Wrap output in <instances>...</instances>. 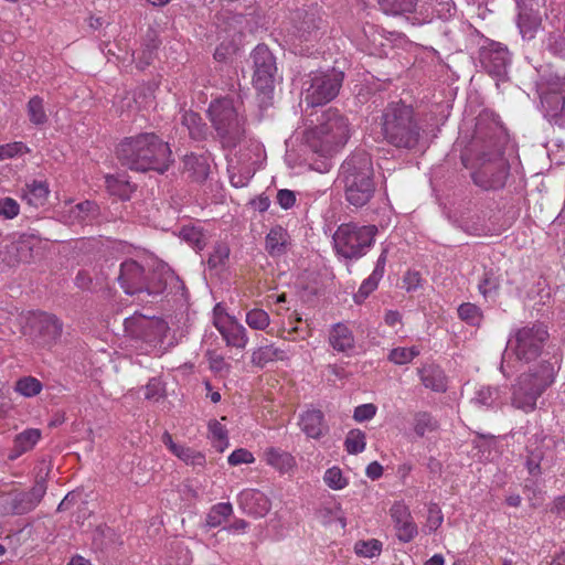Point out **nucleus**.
<instances>
[{"mask_svg": "<svg viewBox=\"0 0 565 565\" xmlns=\"http://www.w3.org/2000/svg\"><path fill=\"white\" fill-rule=\"evenodd\" d=\"M305 113L311 126L306 131L305 140L312 152L329 158L347 143L350 138V122L338 108H318Z\"/></svg>", "mask_w": 565, "mask_h": 565, "instance_id": "f257e3e1", "label": "nucleus"}, {"mask_svg": "<svg viewBox=\"0 0 565 565\" xmlns=\"http://www.w3.org/2000/svg\"><path fill=\"white\" fill-rule=\"evenodd\" d=\"M171 150L154 132H141L124 138L116 147V157L121 166L138 172L163 173L172 162Z\"/></svg>", "mask_w": 565, "mask_h": 565, "instance_id": "f03ea898", "label": "nucleus"}, {"mask_svg": "<svg viewBox=\"0 0 565 565\" xmlns=\"http://www.w3.org/2000/svg\"><path fill=\"white\" fill-rule=\"evenodd\" d=\"M338 180L350 205H366L373 199L377 186L371 156L364 150L351 153L342 162Z\"/></svg>", "mask_w": 565, "mask_h": 565, "instance_id": "7ed1b4c3", "label": "nucleus"}, {"mask_svg": "<svg viewBox=\"0 0 565 565\" xmlns=\"http://www.w3.org/2000/svg\"><path fill=\"white\" fill-rule=\"evenodd\" d=\"M423 127L412 105L391 102L382 111L383 140L396 149L414 150L422 138Z\"/></svg>", "mask_w": 565, "mask_h": 565, "instance_id": "20e7f679", "label": "nucleus"}, {"mask_svg": "<svg viewBox=\"0 0 565 565\" xmlns=\"http://www.w3.org/2000/svg\"><path fill=\"white\" fill-rule=\"evenodd\" d=\"M239 97L223 96L212 100L207 108L209 119L216 139L224 149H235L248 137L247 118Z\"/></svg>", "mask_w": 565, "mask_h": 565, "instance_id": "39448f33", "label": "nucleus"}, {"mask_svg": "<svg viewBox=\"0 0 565 565\" xmlns=\"http://www.w3.org/2000/svg\"><path fill=\"white\" fill-rule=\"evenodd\" d=\"M494 134L486 120L480 117L471 143L472 159L461 157L462 164L471 170L473 183L484 191L494 184Z\"/></svg>", "mask_w": 565, "mask_h": 565, "instance_id": "423d86ee", "label": "nucleus"}, {"mask_svg": "<svg viewBox=\"0 0 565 565\" xmlns=\"http://www.w3.org/2000/svg\"><path fill=\"white\" fill-rule=\"evenodd\" d=\"M555 371L550 362H542L520 374L512 387V405L525 413L536 408L537 399L554 383Z\"/></svg>", "mask_w": 565, "mask_h": 565, "instance_id": "0eeeda50", "label": "nucleus"}, {"mask_svg": "<svg viewBox=\"0 0 565 565\" xmlns=\"http://www.w3.org/2000/svg\"><path fill=\"white\" fill-rule=\"evenodd\" d=\"M379 230L375 225L341 224L333 234L338 255L347 259H359L373 245Z\"/></svg>", "mask_w": 565, "mask_h": 565, "instance_id": "6e6552de", "label": "nucleus"}, {"mask_svg": "<svg viewBox=\"0 0 565 565\" xmlns=\"http://www.w3.org/2000/svg\"><path fill=\"white\" fill-rule=\"evenodd\" d=\"M344 73L331 68L326 72L319 71L311 73L305 85L309 84L303 90L301 105L305 104V111L322 108L326 104L334 99L342 86Z\"/></svg>", "mask_w": 565, "mask_h": 565, "instance_id": "1a4fd4ad", "label": "nucleus"}, {"mask_svg": "<svg viewBox=\"0 0 565 565\" xmlns=\"http://www.w3.org/2000/svg\"><path fill=\"white\" fill-rule=\"evenodd\" d=\"M548 337L547 327L542 322H534L520 328L508 345L519 360L530 362L541 354Z\"/></svg>", "mask_w": 565, "mask_h": 565, "instance_id": "9d476101", "label": "nucleus"}, {"mask_svg": "<svg viewBox=\"0 0 565 565\" xmlns=\"http://www.w3.org/2000/svg\"><path fill=\"white\" fill-rule=\"evenodd\" d=\"M125 332L132 339L140 340L149 345L163 343L168 331V322L162 318L134 315L124 321Z\"/></svg>", "mask_w": 565, "mask_h": 565, "instance_id": "9b49d317", "label": "nucleus"}, {"mask_svg": "<svg viewBox=\"0 0 565 565\" xmlns=\"http://www.w3.org/2000/svg\"><path fill=\"white\" fill-rule=\"evenodd\" d=\"M250 57L254 68V87L264 95L270 94L274 90L277 75L276 57L265 44H258L253 50Z\"/></svg>", "mask_w": 565, "mask_h": 565, "instance_id": "f8f14e48", "label": "nucleus"}, {"mask_svg": "<svg viewBox=\"0 0 565 565\" xmlns=\"http://www.w3.org/2000/svg\"><path fill=\"white\" fill-rule=\"evenodd\" d=\"M146 279L145 268L134 259L121 263L117 280L126 295L136 297L140 301Z\"/></svg>", "mask_w": 565, "mask_h": 565, "instance_id": "ddd939ff", "label": "nucleus"}, {"mask_svg": "<svg viewBox=\"0 0 565 565\" xmlns=\"http://www.w3.org/2000/svg\"><path fill=\"white\" fill-rule=\"evenodd\" d=\"M173 279H177L174 273L166 265H160L149 270L146 273L140 301L151 302L166 291L169 281Z\"/></svg>", "mask_w": 565, "mask_h": 565, "instance_id": "4468645a", "label": "nucleus"}, {"mask_svg": "<svg viewBox=\"0 0 565 565\" xmlns=\"http://www.w3.org/2000/svg\"><path fill=\"white\" fill-rule=\"evenodd\" d=\"M540 4L535 0L519 1L518 26L524 39H532L541 25Z\"/></svg>", "mask_w": 565, "mask_h": 565, "instance_id": "2eb2a0df", "label": "nucleus"}, {"mask_svg": "<svg viewBox=\"0 0 565 565\" xmlns=\"http://www.w3.org/2000/svg\"><path fill=\"white\" fill-rule=\"evenodd\" d=\"M326 29V21L319 14V11L311 9L298 14V21L296 23V30L298 36L302 41H315L317 40Z\"/></svg>", "mask_w": 565, "mask_h": 565, "instance_id": "dca6fc26", "label": "nucleus"}, {"mask_svg": "<svg viewBox=\"0 0 565 565\" xmlns=\"http://www.w3.org/2000/svg\"><path fill=\"white\" fill-rule=\"evenodd\" d=\"M391 516L395 523L397 539L404 543L412 541L417 534V525L413 522L408 508L395 502L391 508Z\"/></svg>", "mask_w": 565, "mask_h": 565, "instance_id": "f3484780", "label": "nucleus"}, {"mask_svg": "<svg viewBox=\"0 0 565 565\" xmlns=\"http://www.w3.org/2000/svg\"><path fill=\"white\" fill-rule=\"evenodd\" d=\"M299 425L308 437L315 439L321 438L329 430L324 415L320 409L305 412L300 416Z\"/></svg>", "mask_w": 565, "mask_h": 565, "instance_id": "a211bd4d", "label": "nucleus"}, {"mask_svg": "<svg viewBox=\"0 0 565 565\" xmlns=\"http://www.w3.org/2000/svg\"><path fill=\"white\" fill-rule=\"evenodd\" d=\"M183 174L192 182H204L210 173L209 157L191 153L183 159Z\"/></svg>", "mask_w": 565, "mask_h": 565, "instance_id": "6ab92c4d", "label": "nucleus"}, {"mask_svg": "<svg viewBox=\"0 0 565 565\" xmlns=\"http://www.w3.org/2000/svg\"><path fill=\"white\" fill-rule=\"evenodd\" d=\"M62 322L53 315L41 313L34 323L38 335L45 344L55 342L62 334Z\"/></svg>", "mask_w": 565, "mask_h": 565, "instance_id": "aec40b11", "label": "nucleus"}, {"mask_svg": "<svg viewBox=\"0 0 565 565\" xmlns=\"http://www.w3.org/2000/svg\"><path fill=\"white\" fill-rule=\"evenodd\" d=\"M290 237L281 225H276L270 228L266 236L265 249L271 257H277L286 254L287 247L290 244Z\"/></svg>", "mask_w": 565, "mask_h": 565, "instance_id": "412c9836", "label": "nucleus"}, {"mask_svg": "<svg viewBox=\"0 0 565 565\" xmlns=\"http://www.w3.org/2000/svg\"><path fill=\"white\" fill-rule=\"evenodd\" d=\"M41 438V430L35 428L26 429L14 437L13 447L10 450L9 459L14 460L22 454L30 451Z\"/></svg>", "mask_w": 565, "mask_h": 565, "instance_id": "4be33fe9", "label": "nucleus"}, {"mask_svg": "<svg viewBox=\"0 0 565 565\" xmlns=\"http://www.w3.org/2000/svg\"><path fill=\"white\" fill-rule=\"evenodd\" d=\"M182 125L189 130L193 140H204L209 135V126L199 113L188 110L182 115Z\"/></svg>", "mask_w": 565, "mask_h": 565, "instance_id": "5701e85b", "label": "nucleus"}, {"mask_svg": "<svg viewBox=\"0 0 565 565\" xmlns=\"http://www.w3.org/2000/svg\"><path fill=\"white\" fill-rule=\"evenodd\" d=\"M47 195V183L44 181L33 180L32 183L25 184V189H23L22 199L25 200L28 204L34 207H39L45 204Z\"/></svg>", "mask_w": 565, "mask_h": 565, "instance_id": "b1692460", "label": "nucleus"}, {"mask_svg": "<svg viewBox=\"0 0 565 565\" xmlns=\"http://www.w3.org/2000/svg\"><path fill=\"white\" fill-rule=\"evenodd\" d=\"M330 343L333 349L344 352L348 349L353 348L354 338L349 328L342 323H337L333 326L330 337Z\"/></svg>", "mask_w": 565, "mask_h": 565, "instance_id": "393cba45", "label": "nucleus"}, {"mask_svg": "<svg viewBox=\"0 0 565 565\" xmlns=\"http://www.w3.org/2000/svg\"><path fill=\"white\" fill-rule=\"evenodd\" d=\"M266 461L268 465L278 469L280 472H288L295 465V458L287 451L276 448H269L265 452Z\"/></svg>", "mask_w": 565, "mask_h": 565, "instance_id": "a878e982", "label": "nucleus"}, {"mask_svg": "<svg viewBox=\"0 0 565 565\" xmlns=\"http://www.w3.org/2000/svg\"><path fill=\"white\" fill-rule=\"evenodd\" d=\"M218 330L227 345L241 349L245 348L247 343V335L246 329L242 324L233 321L227 327L218 328Z\"/></svg>", "mask_w": 565, "mask_h": 565, "instance_id": "bb28decb", "label": "nucleus"}, {"mask_svg": "<svg viewBox=\"0 0 565 565\" xmlns=\"http://www.w3.org/2000/svg\"><path fill=\"white\" fill-rule=\"evenodd\" d=\"M284 351L273 345L260 347L252 354V363L258 367H264L268 362L276 359H284Z\"/></svg>", "mask_w": 565, "mask_h": 565, "instance_id": "cd10ccee", "label": "nucleus"}, {"mask_svg": "<svg viewBox=\"0 0 565 565\" xmlns=\"http://www.w3.org/2000/svg\"><path fill=\"white\" fill-rule=\"evenodd\" d=\"M381 9L385 13L403 14L414 12L417 0H377Z\"/></svg>", "mask_w": 565, "mask_h": 565, "instance_id": "c85d7f7f", "label": "nucleus"}, {"mask_svg": "<svg viewBox=\"0 0 565 565\" xmlns=\"http://www.w3.org/2000/svg\"><path fill=\"white\" fill-rule=\"evenodd\" d=\"M105 182L109 192L114 195H118L122 200H128L134 191V186L129 181L120 180L111 174L105 177Z\"/></svg>", "mask_w": 565, "mask_h": 565, "instance_id": "c756f323", "label": "nucleus"}, {"mask_svg": "<svg viewBox=\"0 0 565 565\" xmlns=\"http://www.w3.org/2000/svg\"><path fill=\"white\" fill-rule=\"evenodd\" d=\"M232 504L228 502L215 504L206 516V524L211 527L218 526L232 514Z\"/></svg>", "mask_w": 565, "mask_h": 565, "instance_id": "7c9ffc66", "label": "nucleus"}, {"mask_svg": "<svg viewBox=\"0 0 565 565\" xmlns=\"http://www.w3.org/2000/svg\"><path fill=\"white\" fill-rule=\"evenodd\" d=\"M15 391L25 397H33L42 390V383L33 376H24L15 382Z\"/></svg>", "mask_w": 565, "mask_h": 565, "instance_id": "2f4dec72", "label": "nucleus"}, {"mask_svg": "<svg viewBox=\"0 0 565 565\" xmlns=\"http://www.w3.org/2000/svg\"><path fill=\"white\" fill-rule=\"evenodd\" d=\"M414 422V430L419 437H423L427 431H434L438 427L437 420L426 412L417 413Z\"/></svg>", "mask_w": 565, "mask_h": 565, "instance_id": "473e14b6", "label": "nucleus"}, {"mask_svg": "<svg viewBox=\"0 0 565 565\" xmlns=\"http://www.w3.org/2000/svg\"><path fill=\"white\" fill-rule=\"evenodd\" d=\"M50 473V468H46L45 471L43 468H40L36 477H35V483L31 488L30 491L26 493L29 497L34 500L36 505L41 502L42 498L44 497L46 492V479Z\"/></svg>", "mask_w": 565, "mask_h": 565, "instance_id": "72a5a7b5", "label": "nucleus"}, {"mask_svg": "<svg viewBox=\"0 0 565 565\" xmlns=\"http://www.w3.org/2000/svg\"><path fill=\"white\" fill-rule=\"evenodd\" d=\"M36 503L32 500L26 492L18 493L11 502V513L13 515H23L34 510Z\"/></svg>", "mask_w": 565, "mask_h": 565, "instance_id": "f704fd0d", "label": "nucleus"}, {"mask_svg": "<svg viewBox=\"0 0 565 565\" xmlns=\"http://www.w3.org/2000/svg\"><path fill=\"white\" fill-rule=\"evenodd\" d=\"M345 449L351 455L360 454L365 448V434L360 429L349 431L345 441Z\"/></svg>", "mask_w": 565, "mask_h": 565, "instance_id": "c9c22d12", "label": "nucleus"}, {"mask_svg": "<svg viewBox=\"0 0 565 565\" xmlns=\"http://www.w3.org/2000/svg\"><path fill=\"white\" fill-rule=\"evenodd\" d=\"M354 552L361 557H374L382 552V542L376 539L369 541H358L354 545Z\"/></svg>", "mask_w": 565, "mask_h": 565, "instance_id": "e433bc0d", "label": "nucleus"}, {"mask_svg": "<svg viewBox=\"0 0 565 565\" xmlns=\"http://www.w3.org/2000/svg\"><path fill=\"white\" fill-rule=\"evenodd\" d=\"M209 429L210 433L212 434L213 446L220 452H223L224 449L228 446L227 430L217 420L210 422Z\"/></svg>", "mask_w": 565, "mask_h": 565, "instance_id": "4c0bfd02", "label": "nucleus"}, {"mask_svg": "<svg viewBox=\"0 0 565 565\" xmlns=\"http://www.w3.org/2000/svg\"><path fill=\"white\" fill-rule=\"evenodd\" d=\"M28 111L30 120L35 125H42L47 120L43 108V100L38 96H34L29 100Z\"/></svg>", "mask_w": 565, "mask_h": 565, "instance_id": "58836bf2", "label": "nucleus"}, {"mask_svg": "<svg viewBox=\"0 0 565 565\" xmlns=\"http://www.w3.org/2000/svg\"><path fill=\"white\" fill-rule=\"evenodd\" d=\"M420 379L426 387L437 392L445 391L444 377L440 371L423 370L420 371Z\"/></svg>", "mask_w": 565, "mask_h": 565, "instance_id": "ea45409f", "label": "nucleus"}, {"mask_svg": "<svg viewBox=\"0 0 565 565\" xmlns=\"http://www.w3.org/2000/svg\"><path fill=\"white\" fill-rule=\"evenodd\" d=\"M247 324L256 330H264L269 324V316L263 309H253L246 315Z\"/></svg>", "mask_w": 565, "mask_h": 565, "instance_id": "a19ab883", "label": "nucleus"}, {"mask_svg": "<svg viewBox=\"0 0 565 565\" xmlns=\"http://www.w3.org/2000/svg\"><path fill=\"white\" fill-rule=\"evenodd\" d=\"M418 354L419 351L415 347L411 349L396 348L390 352L388 360L395 364H406L409 363Z\"/></svg>", "mask_w": 565, "mask_h": 565, "instance_id": "79ce46f5", "label": "nucleus"}, {"mask_svg": "<svg viewBox=\"0 0 565 565\" xmlns=\"http://www.w3.org/2000/svg\"><path fill=\"white\" fill-rule=\"evenodd\" d=\"M324 482L334 490H340L347 487L348 480L343 477L342 471L338 467L328 469L324 473Z\"/></svg>", "mask_w": 565, "mask_h": 565, "instance_id": "37998d69", "label": "nucleus"}, {"mask_svg": "<svg viewBox=\"0 0 565 565\" xmlns=\"http://www.w3.org/2000/svg\"><path fill=\"white\" fill-rule=\"evenodd\" d=\"M458 315L461 320L476 326L481 318V313L479 308L470 302H466L459 306L458 308Z\"/></svg>", "mask_w": 565, "mask_h": 565, "instance_id": "c03bdc74", "label": "nucleus"}, {"mask_svg": "<svg viewBox=\"0 0 565 565\" xmlns=\"http://www.w3.org/2000/svg\"><path fill=\"white\" fill-rule=\"evenodd\" d=\"M230 248L226 244H217L213 253L210 255L207 264L210 268H216L225 263L228 258Z\"/></svg>", "mask_w": 565, "mask_h": 565, "instance_id": "a18cd8bd", "label": "nucleus"}, {"mask_svg": "<svg viewBox=\"0 0 565 565\" xmlns=\"http://www.w3.org/2000/svg\"><path fill=\"white\" fill-rule=\"evenodd\" d=\"M20 206L12 198L0 199V216L11 220L19 214Z\"/></svg>", "mask_w": 565, "mask_h": 565, "instance_id": "49530a36", "label": "nucleus"}, {"mask_svg": "<svg viewBox=\"0 0 565 565\" xmlns=\"http://www.w3.org/2000/svg\"><path fill=\"white\" fill-rule=\"evenodd\" d=\"M162 440L178 458L189 463V454L191 448L183 447L173 443L172 437L169 433L163 434Z\"/></svg>", "mask_w": 565, "mask_h": 565, "instance_id": "de8ad7c7", "label": "nucleus"}, {"mask_svg": "<svg viewBox=\"0 0 565 565\" xmlns=\"http://www.w3.org/2000/svg\"><path fill=\"white\" fill-rule=\"evenodd\" d=\"M377 285L379 282L373 278H366L360 286L358 292L353 296L355 303H362L369 297V295L377 288Z\"/></svg>", "mask_w": 565, "mask_h": 565, "instance_id": "09e8293b", "label": "nucleus"}, {"mask_svg": "<svg viewBox=\"0 0 565 565\" xmlns=\"http://www.w3.org/2000/svg\"><path fill=\"white\" fill-rule=\"evenodd\" d=\"M479 61L483 70L489 74H494V57L493 50L489 47H481L479 51Z\"/></svg>", "mask_w": 565, "mask_h": 565, "instance_id": "8fccbe9b", "label": "nucleus"}, {"mask_svg": "<svg viewBox=\"0 0 565 565\" xmlns=\"http://www.w3.org/2000/svg\"><path fill=\"white\" fill-rule=\"evenodd\" d=\"M254 461V456L250 451L244 448L234 450L228 457V463L237 466L241 463H250Z\"/></svg>", "mask_w": 565, "mask_h": 565, "instance_id": "3c124183", "label": "nucleus"}, {"mask_svg": "<svg viewBox=\"0 0 565 565\" xmlns=\"http://www.w3.org/2000/svg\"><path fill=\"white\" fill-rule=\"evenodd\" d=\"M376 414V406L374 404H363L354 409L353 418L356 422H364L373 418Z\"/></svg>", "mask_w": 565, "mask_h": 565, "instance_id": "603ef678", "label": "nucleus"}, {"mask_svg": "<svg viewBox=\"0 0 565 565\" xmlns=\"http://www.w3.org/2000/svg\"><path fill=\"white\" fill-rule=\"evenodd\" d=\"M241 500L242 502H247L248 500L252 501H264V505L262 507L260 511H255L254 513L263 514L268 511L267 507V500L265 499L264 494L259 491L255 490H246L241 493Z\"/></svg>", "mask_w": 565, "mask_h": 565, "instance_id": "864d4df0", "label": "nucleus"}, {"mask_svg": "<svg viewBox=\"0 0 565 565\" xmlns=\"http://www.w3.org/2000/svg\"><path fill=\"white\" fill-rule=\"evenodd\" d=\"M443 514L438 504L431 503L428 508V523L431 530H437L443 523Z\"/></svg>", "mask_w": 565, "mask_h": 565, "instance_id": "5fc2aeb1", "label": "nucleus"}, {"mask_svg": "<svg viewBox=\"0 0 565 565\" xmlns=\"http://www.w3.org/2000/svg\"><path fill=\"white\" fill-rule=\"evenodd\" d=\"M277 202L282 209L288 210L295 205L296 194L291 190H279L277 193Z\"/></svg>", "mask_w": 565, "mask_h": 565, "instance_id": "6e6d98bb", "label": "nucleus"}, {"mask_svg": "<svg viewBox=\"0 0 565 565\" xmlns=\"http://www.w3.org/2000/svg\"><path fill=\"white\" fill-rule=\"evenodd\" d=\"M551 102L556 103L553 115L556 116L559 113L565 116V97H561L557 94H547L542 98V103L550 104Z\"/></svg>", "mask_w": 565, "mask_h": 565, "instance_id": "4d7b16f0", "label": "nucleus"}, {"mask_svg": "<svg viewBox=\"0 0 565 565\" xmlns=\"http://www.w3.org/2000/svg\"><path fill=\"white\" fill-rule=\"evenodd\" d=\"M74 282L76 287H78L82 290H92L93 278L86 270H78V273L75 276Z\"/></svg>", "mask_w": 565, "mask_h": 565, "instance_id": "13d9d810", "label": "nucleus"}, {"mask_svg": "<svg viewBox=\"0 0 565 565\" xmlns=\"http://www.w3.org/2000/svg\"><path fill=\"white\" fill-rule=\"evenodd\" d=\"M252 178V174L249 170H246L245 172H232L230 175L231 184L235 188H243L247 185L249 179Z\"/></svg>", "mask_w": 565, "mask_h": 565, "instance_id": "bf43d9fd", "label": "nucleus"}, {"mask_svg": "<svg viewBox=\"0 0 565 565\" xmlns=\"http://www.w3.org/2000/svg\"><path fill=\"white\" fill-rule=\"evenodd\" d=\"M160 382L156 379H152L146 386L145 397L147 399H157L160 396Z\"/></svg>", "mask_w": 565, "mask_h": 565, "instance_id": "052dcab7", "label": "nucleus"}, {"mask_svg": "<svg viewBox=\"0 0 565 565\" xmlns=\"http://www.w3.org/2000/svg\"><path fill=\"white\" fill-rule=\"evenodd\" d=\"M75 209L78 210L79 214H82V213L84 214V215H81V217L84 218L85 216H87L89 214H95L98 210V206L93 201H84V202L78 203L75 206Z\"/></svg>", "mask_w": 565, "mask_h": 565, "instance_id": "680f3d73", "label": "nucleus"}, {"mask_svg": "<svg viewBox=\"0 0 565 565\" xmlns=\"http://www.w3.org/2000/svg\"><path fill=\"white\" fill-rule=\"evenodd\" d=\"M383 475V467L377 462L373 461L366 467V476L372 479L376 480Z\"/></svg>", "mask_w": 565, "mask_h": 565, "instance_id": "e2e57ef3", "label": "nucleus"}, {"mask_svg": "<svg viewBox=\"0 0 565 565\" xmlns=\"http://www.w3.org/2000/svg\"><path fill=\"white\" fill-rule=\"evenodd\" d=\"M491 390L488 387L486 390H481L477 393V396L475 397L476 403L480 405H487L491 406L492 398H491Z\"/></svg>", "mask_w": 565, "mask_h": 565, "instance_id": "0e129e2a", "label": "nucleus"}, {"mask_svg": "<svg viewBox=\"0 0 565 565\" xmlns=\"http://www.w3.org/2000/svg\"><path fill=\"white\" fill-rule=\"evenodd\" d=\"M420 281L419 273H411L408 271L404 277V284L407 286V290L415 289Z\"/></svg>", "mask_w": 565, "mask_h": 565, "instance_id": "69168bd1", "label": "nucleus"}, {"mask_svg": "<svg viewBox=\"0 0 565 565\" xmlns=\"http://www.w3.org/2000/svg\"><path fill=\"white\" fill-rule=\"evenodd\" d=\"M189 462H191L193 466H200L203 467L205 463V456L199 451H195L191 448L189 454Z\"/></svg>", "mask_w": 565, "mask_h": 565, "instance_id": "338daca9", "label": "nucleus"}, {"mask_svg": "<svg viewBox=\"0 0 565 565\" xmlns=\"http://www.w3.org/2000/svg\"><path fill=\"white\" fill-rule=\"evenodd\" d=\"M554 510L557 514L565 516V495H561L555 499Z\"/></svg>", "mask_w": 565, "mask_h": 565, "instance_id": "774afa93", "label": "nucleus"}]
</instances>
